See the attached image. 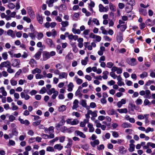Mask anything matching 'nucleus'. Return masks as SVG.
<instances>
[{"label": "nucleus", "instance_id": "obj_33", "mask_svg": "<svg viewBox=\"0 0 155 155\" xmlns=\"http://www.w3.org/2000/svg\"><path fill=\"white\" fill-rule=\"evenodd\" d=\"M139 12L140 14L144 15H146L147 14V11L142 8L139 9Z\"/></svg>", "mask_w": 155, "mask_h": 155}, {"label": "nucleus", "instance_id": "obj_10", "mask_svg": "<svg viewBox=\"0 0 155 155\" xmlns=\"http://www.w3.org/2000/svg\"><path fill=\"white\" fill-rule=\"evenodd\" d=\"M68 77V74L65 72H60L59 76V78L60 79L63 78L66 79Z\"/></svg>", "mask_w": 155, "mask_h": 155}, {"label": "nucleus", "instance_id": "obj_14", "mask_svg": "<svg viewBox=\"0 0 155 155\" xmlns=\"http://www.w3.org/2000/svg\"><path fill=\"white\" fill-rule=\"evenodd\" d=\"M117 79L118 81L117 84L119 86H121L124 84V82L122 81V79L120 76H118Z\"/></svg>", "mask_w": 155, "mask_h": 155}, {"label": "nucleus", "instance_id": "obj_54", "mask_svg": "<svg viewBox=\"0 0 155 155\" xmlns=\"http://www.w3.org/2000/svg\"><path fill=\"white\" fill-rule=\"evenodd\" d=\"M46 89L45 87H43L39 91V93L41 94L45 93L46 91Z\"/></svg>", "mask_w": 155, "mask_h": 155}, {"label": "nucleus", "instance_id": "obj_41", "mask_svg": "<svg viewBox=\"0 0 155 155\" xmlns=\"http://www.w3.org/2000/svg\"><path fill=\"white\" fill-rule=\"evenodd\" d=\"M57 91H55L54 88H52L47 92V94L49 95H51L52 93L54 94Z\"/></svg>", "mask_w": 155, "mask_h": 155}, {"label": "nucleus", "instance_id": "obj_25", "mask_svg": "<svg viewBox=\"0 0 155 155\" xmlns=\"http://www.w3.org/2000/svg\"><path fill=\"white\" fill-rule=\"evenodd\" d=\"M146 98L150 99L151 98L150 91L149 90H145V97Z\"/></svg>", "mask_w": 155, "mask_h": 155}, {"label": "nucleus", "instance_id": "obj_58", "mask_svg": "<svg viewBox=\"0 0 155 155\" xmlns=\"http://www.w3.org/2000/svg\"><path fill=\"white\" fill-rule=\"evenodd\" d=\"M153 131L154 129L153 128H151L150 127H148L146 129H145V132L146 133H148L150 132H153Z\"/></svg>", "mask_w": 155, "mask_h": 155}, {"label": "nucleus", "instance_id": "obj_1", "mask_svg": "<svg viewBox=\"0 0 155 155\" xmlns=\"http://www.w3.org/2000/svg\"><path fill=\"white\" fill-rule=\"evenodd\" d=\"M123 2H126L127 4L130 6L129 7L128 6L126 7V10L128 12H131L133 9V6L135 4V0H122Z\"/></svg>", "mask_w": 155, "mask_h": 155}, {"label": "nucleus", "instance_id": "obj_60", "mask_svg": "<svg viewBox=\"0 0 155 155\" xmlns=\"http://www.w3.org/2000/svg\"><path fill=\"white\" fill-rule=\"evenodd\" d=\"M41 120H38L37 121L33 122L32 124L35 126H36L39 125L40 124Z\"/></svg>", "mask_w": 155, "mask_h": 155}, {"label": "nucleus", "instance_id": "obj_47", "mask_svg": "<svg viewBox=\"0 0 155 155\" xmlns=\"http://www.w3.org/2000/svg\"><path fill=\"white\" fill-rule=\"evenodd\" d=\"M61 24L63 27H66L68 25L69 23L68 21H62Z\"/></svg>", "mask_w": 155, "mask_h": 155}, {"label": "nucleus", "instance_id": "obj_63", "mask_svg": "<svg viewBox=\"0 0 155 155\" xmlns=\"http://www.w3.org/2000/svg\"><path fill=\"white\" fill-rule=\"evenodd\" d=\"M110 75L114 79H116V78H117V77H118V76L114 73L113 72H111L110 73Z\"/></svg>", "mask_w": 155, "mask_h": 155}, {"label": "nucleus", "instance_id": "obj_28", "mask_svg": "<svg viewBox=\"0 0 155 155\" xmlns=\"http://www.w3.org/2000/svg\"><path fill=\"white\" fill-rule=\"evenodd\" d=\"M66 107L65 105H62L58 107V110L59 112H63L66 110Z\"/></svg>", "mask_w": 155, "mask_h": 155}, {"label": "nucleus", "instance_id": "obj_29", "mask_svg": "<svg viewBox=\"0 0 155 155\" xmlns=\"http://www.w3.org/2000/svg\"><path fill=\"white\" fill-rule=\"evenodd\" d=\"M99 143V141L98 140H96L91 142V144L93 147H95L96 145H98Z\"/></svg>", "mask_w": 155, "mask_h": 155}, {"label": "nucleus", "instance_id": "obj_51", "mask_svg": "<svg viewBox=\"0 0 155 155\" xmlns=\"http://www.w3.org/2000/svg\"><path fill=\"white\" fill-rule=\"evenodd\" d=\"M44 36L43 34L41 32H39L38 33L37 38L38 40H40L42 39Z\"/></svg>", "mask_w": 155, "mask_h": 155}, {"label": "nucleus", "instance_id": "obj_61", "mask_svg": "<svg viewBox=\"0 0 155 155\" xmlns=\"http://www.w3.org/2000/svg\"><path fill=\"white\" fill-rule=\"evenodd\" d=\"M2 57L5 60H6L8 58V54L7 53V52H4L2 53Z\"/></svg>", "mask_w": 155, "mask_h": 155}, {"label": "nucleus", "instance_id": "obj_30", "mask_svg": "<svg viewBox=\"0 0 155 155\" xmlns=\"http://www.w3.org/2000/svg\"><path fill=\"white\" fill-rule=\"evenodd\" d=\"M87 127L89 128V131L90 132H93L94 131V128L93 125L90 123H89L87 125Z\"/></svg>", "mask_w": 155, "mask_h": 155}, {"label": "nucleus", "instance_id": "obj_8", "mask_svg": "<svg viewBox=\"0 0 155 155\" xmlns=\"http://www.w3.org/2000/svg\"><path fill=\"white\" fill-rule=\"evenodd\" d=\"M117 40L118 42L120 43L123 39V34L119 32L117 35L116 37Z\"/></svg>", "mask_w": 155, "mask_h": 155}, {"label": "nucleus", "instance_id": "obj_23", "mask_svg": "<svg viewBox=\"0 0 155 155\" xmlns=\"http://www.w3.org/2000/svg\"><path fill=\"white\" fill-rule=\"evenodd\" d=\"M99 11L101 12H107V9L105 7H104L103 5L100 4L99 6Z\"/></svg>", "mask_w": 155, "mask_h": 155}, {"label": "nucleus", "instance_id": "obj_34", "mask_svg": "<svg viewBox=\"0 0 155 155\" xmlns=\"http://www.w3.org/2000/svg\"><path fill=\"white\" fill-rule=\"evenodd\" d=\"M63 148V147L61 144H56L54 146V149L58 150H61Z\"/></svg>", "mask_w": 155, "mask_h": 155}, {"label": "nucleus", "instance_id": "obj_59", "mask_svg": "<svg viewBox=\"0 0 155 155\" xmlns=\"http://www.w3.org/2000/svg\"><path fill=\"white\" fill-rule=\"evenodd\" d=\"M23 19L24 21H26L27 23H28L30 22L31 21V19L27 17H23Z\"/></svg>", "mask_w": 155, "mask_h": 155}, {"label": "nucleus", "instance_id": "obj_21", "mask_svg": "<svg viewBox=\"0 0 155 155\" xmlns=\"http://www.w3.org/2000/svg\"><path fill=\"white\" fill-rule=\"evenodd\" d=\"M89 10L90 11L93 12V8L95 6V3L93 1H91L90 4H88Z\"/></svg>", "mask_w": 155, "mask_h": 155}, {"label": "nucleus", "instance_id": "obj_49", "mask_svg": "<svg viewBox=\"0 0 155 155\" xmlns=\"http://www.w3.org/2000/svg\"><path fill=\"white\" fill-rule=\"evenodd\" d=\"M114 65V64L112 62H108L107 63L106 67H107L109 68H111Z\"/></svg>", "mask_w": 155, "mask_h": 155}, {"label": "nucleus", "instance_id": "obj_13", "mask_svg": "<svg viewBox=\"0 0 155 155\" xmlns=\"http://www.w3.org/2000/svg\"><path fill=\"white\" fill-rule=\"evenodd\" d=\"M125 118L126 120L129 121L130 123H134L135 122V119L134 118L130 117L128 115H126Z\"/></svg>", "mask_w": 155, "mask_h": 155}, {"label": "nucleus", "instance_id": "obj_19", "mask_svg": "<svg viewBox=\"0 0 155 155\" xmlns=\"http://www.w3.org/2000/svg\"><path fill=\"white\" fill-rule=\"evenodd\" d=\"M121 127L124 128H130L132 127V125L129 123L125 122L121 124Z\"/></svg>", "mask_w": 155, "mask_h": 155}, {"label": "nucleus", "instance_id": "obj_37", "mask_svg": "<svg viewBox=\"0 0 155 155\" xmlns=\"http://www.w3.org/2000/svg\"><path fill=\"white\" fill-rule=\"evenodd\" d=\"M103 75L102 77L104 79H107V75L109 74V72L107 71H105L103 72Z\"/></svg>", "mask_w": 155, "mask_h": 155}, {"label": "nucleus", "instance_id": "obj_56", "mask_svg": "<svg viewBox=\"0 0 155 155\" xmlns=\"http://www.w3.org/2000/svg\"><path fill=\"white\" fill-rule=\"evenodd\" d=\"M97 111H95L93 112L92 114L91 115L92 117L91 118L92 120H93L94 119V118L97 116Z\"/></svg>", "mask_w": 155, "mask_h": 155}, {"label": "nucleus", "instance_id": "obj_62", "mask_svg": "<svg viewBox=\"0 0 155 155\" xmlns=\"http://www.w3.org/2000/svg\"><path fill=\"white\" fill-rule=\"evenodd\" d=\"M46 150L48 151L52 152H54V149L53 147L50 146L47 147L46 148Z\"/></svg>", "mask_w": 155, "mask_h": 155}, {"label": "nucleus", "instance_id": "obj_26", "mask_svg": "<svg viewBox=\"0 0 155 155\" xmlns=\"http://www.w3.org/2000/svg\"><path fill=\"white\" fill-rule=\"evenodd\" d=\"M71 45L73 51L75 53H77L78 51V49L76 47L75 43H71Z\"/></svg>", "mask_w": 155, "mask_h": 155}, {"label": "nucleus", "instance_id": "obj_15", "mask_svg": "<svg viewBox=\"0 0 155 155\" xmlns=\"http://www.w3.org/2000/svg\"><path fill=\"white\" fill-rule=\"evenodd\" d=\"M68 39L71 41L73 40L75 41L77 40L78 38V36L77 35H73L72 34L69 35L68 36Z\"/></svg>", "mask_w": 155, "mask_h": 155}, {"label": "nucleus", "instance_id": "obj_16", "mask_svg": "<svg viewBox=\"0 0 155 155\" xmlns=\"http://www.w3.org/2000/svg\"><path fill=\"white\" fill-rule=\"evenodd\" d=\"M75 133L78 136H79L80 137L83 138H85L86 135L82 132L79 130L75 131Z\"/></svg>", "mask_w": 155, "mask_h": 155}, {"label": "nucleus", "instance_id": "obj_36", "mask_svg": "<svg viewBox=\"0 0 155 155\" xmlns=\"http://www.w3.org/2000/svg\"><path fill=\"white\" fill-rule=\"evenodd\" d=\"M10 82L11 85L12 86H15L17 84V81L15 80L14 78H12L10 80Z\"/></svg>", "mask_w": 155, "mask_h": 155}, {"label": "nucleus", "instance_id": "obj_46", "mask_svg": "<svg viewBox=\"0 0 155 155\" xmlns=\"http://www.w3.org/2000/svg\"><path fill=\"white\" fill-rule=\"evenodd\" d=\"M130 147L128 149L129 151L130 152H132L134 150L135 145L134 144H130Z\"/></svg>", "mask_w": 155, "mask_h": 155}, {"label": "nucleus", "instance_id": "obj_18", "mask_svg": "<svg viewBox=\"0 0 155 155\" xmlns=\"http://www.w3.org/2000/svg\"><path fill=\"white\" fill-rule=\"evenodd\" d=\"M20 61L18 59H15L12 61V66L14 67H17L19 64Z\"/></svg>", "mask_w": 155, "mask_h": 155}, {"label": "nucleus", "instance_id": "obj_42", "mask_svg": "<svg viewBox=\"0 0 155 155\" xmlns=\"http://www.w3.org/2000/svg\"><path fill=\"white\" fill-rule=\"evenodd\" d=\"M119 150L120 152L122 154H125L127 152V150L123 146L120 147Z\"/></svg>", "mask_w": 155, "mask_h": 155}, {"label": "nucleus", "instance_id": "obj_39", "mask_svg": "<svg viewBox=\"0 0 155 155\" xmlns=\"http://www.w3.org/2000/svg\"><path fill=\"white\" fill-rule=\"evenodd\" d=\"M41 70L39 69L36 68L32 71V73L33 74L36 73H40L41 72Z\"/></svg>", "mask_w": 155, "mask_h": 155}, {"label": "nucleus", "instance_id": "obj_57", "mask_svg": "<svg viewBox=\"0 0 155 155\" xmlns=\"http://www.w3.org/2000/svg\"><path fill=\"white\" fill-rule=\"evenodd\" d=\"M26 81L25 80H22V79H20L18 81V84L20 85H22L25 83H26Z\"/></svg>", "mask_w": 155, "mask_h": 155}, {"label": "nucleus", "instance_id": "obj_6", "mask_svg": "<svg viewBox=\"0 0 155 155\" xmlns=\"http://www.w3.org/2000/svg\"><path fill=\"white\" fill-rule=\"evenodd\" d=\"M43 57L44 61H46L50 58L49 52L44 51L43 52Z\"/></svg>", "mask_w": 155, "mask_h": 155}, {"label": "nucleus", "instance_id": "obj_27", "mask_svg": "<svg viewBox=\"0 0 155 155\" xmlns=\"http://www.w3.org/2000/svg\"><path fill=\"white\" fill-rule=\"evenodd\" d=\"M107 113L109 115H113L116 114V111L113 109H109L107 111Z\"/></svg>", "mask_w": 155, "mask_h": 155}, {"label": "nucleus", "instance_id": "obj_50", "mask_svg": "<svg viewBox=\"0 0 155 155\" xmlns=\"http://www.w3.org/2000/svg\"><path fill=\"white\" fill-rule=\"evenodd\" d=\"M135 103L137 105H141L142 103V101L141 99L138 98L135 101Z\"/></svg>", "mask_w": 155, "mask_h": 155}, {"label": "nucleus", "instance_id": "obj_52", "mask_svg": "<svg viewBox=\"0 0 155 155\" xmlns=\"http://www.w3.org/2000/svg\"><path fill=\"white\" fill-rule=\"evenodd\" d=\"M68 142L67 145V147L68 148L71 147L72 144V140L71 139L69 138L68 139Z\"/></svg>", "mask_w": 155, "mask_h": 155}, {"label": "nucleus", "instance_id": "obj_53", "mask_svg": "<svg viewBox=\"0 0 155 155\" xmlns=\"http://www.w3.org/2000/svg\"><path fill=\"white\" fill-rule=\"evenodd\" d=\"M109 7L110 9L113 12L115 11V7L112 3H110L109 4Z\"/></svg>", "mask_w": 155, "mask_h": 155}, {"label": "nucleus", "instance_id": "obj_45", "mask_svg": "<svg viewBox=\"0 0 155 155\" xmlns=\"http://www.w3.org/2000/svg\"><path fill=\"white\" fill-rule=\"evenodd\" d=\"M8 7L11 9H14L15 7V5L12 3H10L7 5Z\"/></svg>", "mask_w": 155, "mask_h": 155}, {"label": "nucleus", "instance_id": "obj_40", "mask_svg": "<svg viewBox=\"0 0 155 155\" xmlns=\"http://www.w3.org/2000/svg\"><path fill=\"white\" fill-rule=\"evenodd\" d=\"M54 2V0H49L46 1V3L49 7L53 6V4Z\"/></svg>", "mask_w": 155, "mask_h": 155}, {"label": "nucleus", "instance_id": "obj_35", "mask_svg": "<svg viewBox=\"0 0 155 155\" xmlns=\"http://www.w3.org/2000/svg\"><path fill=\"white\" fill-rule=\"evenodd\" d=\"M41 54V51H38L35 55L34 57L36 60L39 59Z\"/></svg>", "mask_w": 155, "mask_h": 155}, {"label": "nucleus", "instance_id": "obj_38", "mask_svg": "<svg viewBox=\"0 0 155 155\" xmlns=\"http://www.w3.org/2000/svg\"><path fill=\"white\" fill-rule=\"evenodd\" d=\"M140 78L142 79L145 78H147L148 76V74L147 72L144 71L140 75Z\"/></svg>", "mask_w": 155, "mask_h": 155}, {"label": "nucleus", "instance_id": "obj_43", "mask_svg": "<svg viewBox=\"0 0 155 155\" xmlns=\"http://www.w3.org/2000/svg\"><path fill=\"white\" fill-rule=\"evenodd\" d=\"M143 104L144 106H149L151 105V103L148 99H146L144 101Z\"/></svg>", "mask_w": 155, "mask_h": 155}, {"label": "nucleus", "instance_id": "obj_5", "mask_svg": "<svg viewBox=\"0 0 155 155\" xmlns=\"http://www.w3.org/2000/svg\"><path fill=\"white\" fill-rule=\"evenodd\" d=\"M25 90H24L20 94L21 97L22 98L24 99L25 100H28L30 98V96L27 94L25 92Z\"/></svg>", "mask_w": 155, "mask_h": 155}, {"label": "nucleus", "instance_id": "obj_17", "mask_svg": "<svg viewBox=\"0 0 155 155\" xmlns=\"http://www.w3.org/2000/svg\"><path fill=\"white\" fill-rule=\"evenodd\" d=\"M128 63L131 66H134L137 64V62H136V59L134 58L130 59L128 62Z\"/></svg>", "mask_w": 155, "mask_h": 155}, {"label": "nucleus", "instance_id": "obj_24", "mask_svg": "<svg viewBox=\"0 0 155 155\" xmlns=\"http://www.w3.org/2000/svg\"><path fill=\"white\" fill-rule=\"evenodd\" d=\"M74 86L72 82L69 83V84L68 86V91L69 92L71 91H72L73 88L74 87Z\"/></svg>", "mask_w": 155, "mask_h": 155}, {"label": "nucleus", "instance_id": "obj_11", "mask_svg": "<svg viewBox=\"0 0 155 155\" xmlns=\"http://www.w3.org/2000/svg\"><path fill=\"white\" fill-rule=\"evenodd\" d=\"M79 101L77 99L75 100L73 103L72 109L73 110L75 109L79 106Z\"/></svg>", "mask_w": 155, "mask_h": 155}, {"label": "nucleus", "instance_id": "obj_32", "mask_svg": "<svg viewBox=\"0 0 155 155\" xmlns=\"http://www.w3.org/2000/svg\"><path fill=\"white\" fill-rule=\"evenodd\" d=\"M120 113H127V110L126 108L118 109L117 110Z\"/></svg>", "mask_w": 155, "mask_h": 155}, {"label": "nucleus", "instance_id": "obj_22", "mask_svg": "<svg viewBox=\"0 0 155 155\" xmlns=\"http://www.w3.org/2000/svg\"><path fill=\"white\" fill-rule=\"evenodd\" d=\"M0 93L2 94V95L6 96L7 95V93L5 90V88L3 87H0Z\"/></svg>", "mask_w": 155, "mask_h": 155}, {"label": "nucleus", "instance_id": "obj_44", "mask_svg": "<svg viewBox=\"0 0 155 155\" xmlns=\"http://www.w3.org/2000/svg\"><path fill=\"white\" fill-rule=\"evenodd\" d=\"M72 31L74 34H80L81 33L80 30L79 29H76L73 28L72 29Z\"/></svg>", "mask_w": 155, "mask_h": 155}, {"label": "nucleus", "instance_id": "obj_4", "mask_svg": "<svg viewBox=\"0 0 155 155\" xmlns=\"http://www.w3.org/2000/svg\"><path fill=\"white\" fill-rule=\"evenodd\" d=\"M45 42L47 45L50 48H53L54 47V45L53 43L52 40L49 38L46 39Z\"/></svg>", "mask_w": 155, "mask_h": 155}, {"label": "nucleus", "instance_id": "obj_48", "mask_svg": "<svg viewBox=\"0 0 155 155\" xmlns=\"http://www.w3.org/2000/svg\"><path fill=\"white\" fill-rule=\"evenodd\" d=\"M100 30L101 31L102 33L103 34L107 35L108 32L107 30H106L105 28L103 26H101L100 28Z\"/></svg>", "mask_w": 155, "mask_h": 155}, {"label": "nucleus", "instance_id": "obj_2", "mask_svg": "<svg viewBox=\"0 0 155 155\" xmlns=\"http://www.w3.org/2000/svg\"><path fill=\"white\" fill-rule=\"evenodd\" d=\"M11 66V63L8 61L2 62L0 64V69L2 70V68L4 67L7 68H8Z\"/></svg>", "mask_w": 155, "mask_h": 155}, {"label": "nucleus", "instance_id": "obj_12", "mask_svg": "<svg viewBox=\"0 0 155 155\" xmlns=\"http://www.w3.org/2000/svg\"><path fill=\"white\" fill-rule=\"evenodd\" d=\"M83 39L81 38H79L77 40L78 42V46L80 48H82L83 46Z\"/></svg>", "mask_w": 155, "mask_h": 155}, {"label": "nucleus", "instance_id": "obj_3", "mask_svg": "<svg viewBox=\"0 0 155 155\" xmlns=\"http://www.w3.org/2000/svg\"><path fill=\"white\" fill-rule=\"evenodd\" d=\"M72 119H67L66 121L67 124L74 125H77L79 123L77 119H74L72 121Z\"/></svg>", "mask_w": 155, "mask_h": 155}, {"label": "nucleus", "instance_id": "obj_7", "mask_svg": "<svg viewBox=\"0 0 155 155\" xmlns=\"http://www.w3.org/2000/svg\"><path fill=\"white\" fill-rule=\"evenodd\" d=\"M90 38H94L96 39V41L98 42L100 41L101 40V37L98 35H97L94 34L93 33H91L90 35Z\"/></svg>", "mask_w": 155, "mask_h": 155}, {"label": "nucleus", "instance_id": "obj_20", "mask_svg": "<svg viewBox=\"0 0 155 155\" xmlns=\"http://www.w3.org/2000/svg\"><path fill=\"white\" fill-rule=\"evenodd\" d=\"M7 34L10 36L12 38H15V34L13 33V31L11 29L8 30L7 31Z\"/></svg>", "mask_w": 155, "mask_h": 155}, {"label": "nucleus", "instance_id": "obj_55", "mask_svg": "<svg viewBox=\"0 0 155 155\" xmlns=\"http://www.w3.org/2000/svg\"><path fill=\"white\" fill-rule=\"evenodd\" d=\"M93 22L95 24L97 25H100L99 20L97 18H94L92 20Z\"/></svg>", "mask_w": 155, "mask_h": 155}, {"label": "nucleus", "instance_id": "obj_31", "mask_svg": "<svg viewBox=\"0 0 155 155\" xmlns=\"http://www.w3.org/2000/svg\"><path fill=\"white\" fill-rule=\"evenodd\" d=\"M88 61V57H86L84 59H83L81 61V63L82 65H86Z\"/></svg>", "mask_w": 155, "mask_h": 155}, {"label": "nucleus", "instance_id": "obj_9", "mask_svg": "<svg viewBox=\"0 0 155 155\" xmlns=\"http://www.w3.org/2000/svg\"><path fill=\"white\" fill-rule=\"evenodd\" d=\"M64 116H62L61 117V120L60 121L59 123L56 125V127L57 128H59L60 127L64 125L65 123V120H64Z\"/></svg>", "mask_w": 155, "mask_h": 155}, {"label": "nucleus", "instance_id": "obj_64", "mask_svg": "<svg viewBox=\"0 0 155 155\" xmlns=\"http://www.w3.org/2000/svg\"><path fill=\"white\" fill-rule=\"evenodd\" d=\"M81 104L82 106L86 107L87 106L86 101L84 100H82L81 101Z\"/></svg>", "mask_w": 155, "mask_h": 155}]
</instances>
